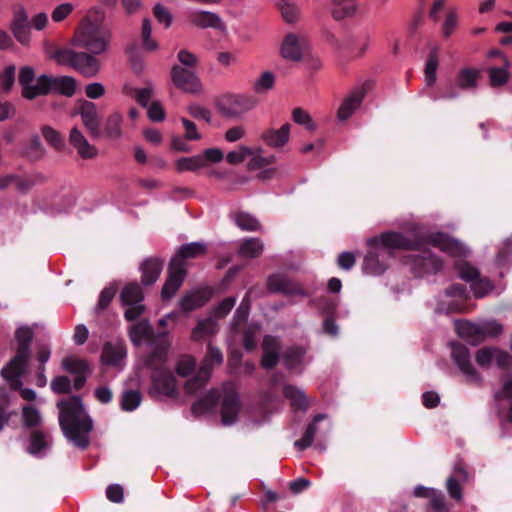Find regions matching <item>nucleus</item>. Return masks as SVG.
I'll use <instances>...</instances> for the list:
<instances>
[{"label": "nucleus", "instance_id": "1", "mask_svg": "<svg viewBox=\"0 0 512 512\" xmlns=\"http://www.w3.org/2000/svg\"><path fill=\"white\" fill-rule=\"evenodd\" d=\"M411 235L412 238H407L401 233L387 232L370 239L368 244L372 250L364 259V272L370 275L384 273L387 269L384 258L394 249L412 250V253L406 256L405 265L416 276L423 277L440 271L443 267L442 261L426 248L427 245L432 246L431 239L435 234L427 235L423 227H416Z\"/></svg>", "mask_w": 512, "mask_h": 512}, {"label": "nucleus", "instance_id": "2", "mask_svg": "<svg viewBox=\"0 0 512 512\" xmlns=\"http://www.w3.org/2000/svg\"><path fill=\"white\" fill-rule=\"evenodd\" d=\"M431 241L432 247L438 248L456 259L455 267L459 277L470 283L471 289L476 297H484L492 291L493 286L490 280L480 278L478 270L468 262L462 260V258L466 257L470 252L465 244L444 233H436Z\"/></svg>", "mask_w": 512, "mask_h": 512}, {"label": "nucleus", "instance_id": "3", "mask_svg": "<svg viewBox=\"0 0 512 512\" xmlns=\"http://www.w3.org/2000/svg\"><path fill=\"white\" fill-rule=\"evenodd\" d=\"M59 423L65 437L76 447L85 449L89 445V433L93 429L92 419L83 407L82 400L72 396L57 403Z\"/></svg>", "mask_w": 512, "mask_h": 512}, {"label": "nucleus", "instance_id": "4", "mask_svg": "<svg viewBox=\"0 0 512 512\" xmlns=\"http://www.w3.org/2000/svg\"><path fill=\"white\" fill-rule=\"evenodd\" d=\"M110 39L111 32L104 25V13L99 8H93L82 18L71 44L86 49L93 55H99L108 50Z\"/></svg>", "mask_w": 512, "mask_h": 512}, {"label": "nucleus", "instance_id": "5", "mask_svg": "<svg viewBox=\"0 0 512 512\" xmlns=\"http://www.w3.org/2000/svg\"><path fill=\"white\" fill-rule=\"evenodd\" d=\"M33 334V330L28 326H21L17 329L15 334L18 343L17 353L1 370L3 378L9 381L14 388H16L19 383V377L26 371L30 357V342L33 338Z\"/></svg>", "mask_w": 512, "mask_h": 512}, {"label": "nucleus", "instance_id": "6", "mask_svg": "<svg viewBox=\"0 0 512 512\" xmlns=\"http://www.w3.org/2000/svg\"><path fill=\"white\" fill-rule=\"evenodd\" d=\"M52 58L60 65L73 67L85 77H94L100 70V62L92 54L72 49L57 50Z\"/></svg>", "mask_w": 512, "mask_h": 512}, {"label": "nucleus", "instance_id": "7", "mask_svg": "<svg viewBox=\"0 0 512 512\" xmlns=\"http://www.w3.org/2000/svg\"><path fill=\"white\" fill-rule=\"evenodd\" d=\"M258 105L255 97L247 94H227L216 102L218 112L229 118L240 117Z\"/></svg>", "mask_w": 512, "mask_h": 512}, {"label": "nucleus", "instance_id": "8", "mask_svg": "<svg viewBox=\"0 0 512 512\" xmlns=\"http://www.w3.org/2000/svg\"><path fill=\"white\" fill-rule=\"evenodd\" d=\"M18 79L22 88V95L28 100L49 93L50 76L46 74L36 76L34 69L30 66H23L20 69Z\"/></svg>", "mask_w": 512, "mask_h": 512}, {"label": "nucleus", "instance_id": "9", "mask_svg": "<svg viewBox=\"0 0 512 512\" xmlns=\"http://www.w3.org/2000/svg\"><path fill=\"white\" fill-rule=\"evenodd\" d=\"M331 429L332 424L327 415L319 414L314 417L312 423L307 427L303 437L297 440L294 445L296 449L302 451L310 447L313 444L314 439L317 438L318 442L316 444V448L324 451L326 447L322 444L321 440H325L328 437Z\"/></svg>", "mask_w": 512, "mask_h": 512}, {"label": "nucleus", "instance_id": "10", "mask_svg": "<svg viewBox=\"0 0 512 512\" xmlns=\"http://www.w3.org/2000/svg\"><path fill=\"white\" fill-rule=\"evenodd\" d=\"M465 299V289L460 285H453L451 288L440 293L431 302V307L438 314L462 312L465 308Z\"/></svg>", "mask_w": 512, "mask_h": 512}, {"label": "nucleus", "instance_id": "11", "mask_svg": "<svg viewBox=\"0 0 512 512\" xmlns=\"http://www.w3.org/2000/svg\"><path fill=\"white\" fill-rule=\"evenodd\" d=\"M143 299V293L138 284L131 283L123 288L121 301L125 307L124 317L127 321H133L144 313Z\"/></svg>", "mask_w": 512, "mask_h": 512}, {"label": "nucleus", "instance_id": "12", "mask_svg": "<svg viewBox=\"0 0 512 512\" xmlns=\"http://www.w3.org/2000/svg\"><path fill=\"white\" fill-rule=\"evenodd\" d=\"M223 361V355L221 351L212 346L208 345V352L204 358L202 366L198 372V374L188 380L185 384V389L189 393H194L198 388L202 387L208 380L210 376V370L212 369L214 364H220Z\"/></svg>", "mask_w": 512, "mask_h": 512}, {"label": "nucleus", "instance_id": "13", "mask_svg": "<svg viewBox=\"0 0 512 512\" xmlns=\"http://www.w3.org/2000/svg\"><path fill=\"white\" fill-rule=\"evenodd\" d=\"M150 393L156 398L173 397L177 394V384L173 374L163 368L152 374Z\"/></svg>", "mask_w": 512, "mask_h": 512}, {"label": "nucleus", "instance_id": "14", "mask_svg": "<svg viewBox=\"0 0 512 512\" xmlns=\"http://www.w3.org/2000/svg\"><path fill=\"white\" fill-rule=\"evenodd\" d=\"M173 84L186 93H198L201 91V82L192 69L174 65L171 70Z\"/></svg>", "mask_w": 512, "mask_h": 512}, {"label": "nucleus", "instance_id": "15", "mask_svg": "<svg viewBox=\"0 0 512 512\" xmlns=\"http://www.w3.org/2000/svg\"><path fill=\"white\" fill-rule=\"evenodd\" d=\"M242 413L244 410L240 404L239 395L233 389L225 391L220 410L223 425L234 424Z\"/></svg>", "mask_w": 512, "mask_h": 512}, {"label": "nucleus", "instance_id": "16", "mask_svg": "<svg viewBox=\"0 0 512 512\" xmlns=\"http://www.w3.org/2000/svg\"><path fill=\"white\" fill-rule=\"evenodd\" d=\"M186 277V268L177 259H171L168 268V278L161 291L163 299L172 298L178 291Z\"/></svg>", "mask_w": 512, "mask_h": 512}, {"label": "nucleus", "instance_id": "17", "mask_svg": "<svg viewBox=\"0 0 512 512\" xmlns=\"http://www.w3.org/2000/svg\"><path fill=\"white\" fill-rule=\"evenodd\" d=\"M451 347L452 359L467 380L471 382L479 381L480 376L471 363L470 353L467 347L458 343H452Z\"/></svg>", "mask_w": 512, "mask_h": 512}, {"label": "nucleus", "instance_id": "18", "mask_svg": "<svg viewBox=\"0 0 512 512\" xmlns=\"http://www.w3.org/2000/svg\"><path fill=\"white\" fill-rule=\"evenodd\" d=\"M512 360L511 356L495 347H484L475 355V361L481 368H488L495 364L498 367H506Z\"/></svg>", "mask_w": 512, "mask_h": 512}, {"label": "nucleus", "instance_id": "19", "mask_svg": "<svg viewBox=\"0 0 512 512\" xmlns=\"http://www.w3.org/2000/svg\"><path fill=\"white\" fill-rule=\"evenodd\" d=\"M307 47L308 42L304 36L288 34L281 44L280 53L284 59L299 61Z\"/></svg>", "mask_w": 512, "mask_h": 512}, {"label": "nucleus", "instance_id": "20", "mask_svg": "<svg viewBox=\"0 0 512 512\" xmlns=\"http://www.w3.org/2000/svg\"><path fill=\"white\" fill-rule=\"evenodd\" d=\"M78 113L91 136L98 138L100 136V116L96 105L90 101H83L79 105Z\"/></svg>", "mask_w": 512, "mask_h": 512}, {"label": "nucleus", "instance_id": "21", "mask_svg": "<svg viewBox=\"0 0 512 512\" xmlns=\"http://www.w3.org/2000/svg\"><path fill=\"white\" fill-rule=\"evenodd\" d=\"M61 365L65 371L75 375L74 388L76 390L80 389L86 382V375L89 370L87 362L74 356H68L62 360Z\"/></svg>", "mask_w": 512, "mask_h": 512}, {"label": "nucleus", "instance_id": "22", "mask_svg": "<svg viewBox=\"0 0 512 512\" xmlns=\"http://www.w3.org/2000/svg\"><path fill=\"white\" fill-rule=\"evenodd\" d=\"M69 143L83 159H92L97 156V148L90 144L78 127H73L69 134Z\"/></svg>", "mask_w": 512, "mask_h": 512}, {"label": "nucleus", "instance_id": "23", "mask_svg": "<svg viewBox=\"0 0 512 512\" xmlns=\"http://www.w3.org/2000/svg\"><path fill=\"white\" fill-rule=\"evenodd\" d=\"M280 341L273 336H265L262 344L263 356L261 365L265 369L274 368L280 359Z\"/></svg>", "mask_w": 512, "mask_h": 512}, {"label": "nucleus", "instance_id": "24", "mask_svg": "<svg viewBox=\"0 0 512 512\" xmlns=\"http://www.w3.org/2000/svg\"><path fill=\"white\" fill-rule=\"evenodd\" d=\"M364 89L356 88L352 90L340 105L337 118L339 121H346L359 108L364 98Z\"/></svg>", "mask_w": 512, "mask_h": 512}, {"label": "nucleus", "instance_id": "25", "mask_svg": "<svg viewBox=\"0 0 512 512\" xmlns=\"http://www.w3.org/2000/svg\"><path fill=\"white\" fill-rule=\"evenodd\" d=\"M127 351L122 341L108 342L104 345L101 360L106 365L121 366Z\"/></svg>", "mask_w": 512, "mask_h": 512}, {"label": "nucleus", "instance_id": "26", "mask_svg": "<svg viewBox=\"0 0 512 512\" xmlns=\"http://www.w3.org/2000/svg\"><path fill=\"white\" fill-rule=\"evenodd\" d=\"M268 288L273 292H282L289 295H302L305 293L302 288L289 280L286 276L275 274L268 279Z\"/></svg>", "mask_w": 512, "mask_h": 512}, {"label": "nucleus", "instance_id": "27", "mask_svg": "<svg viewBox=\"0 0 512 512\" xmlns=\"http://www.w3.org/2000/svg\"><path fill=\"white\" fill-rule=\"evenodd\" d=\"M11 30L14 37L21 43L27 44L31 38L30 25L28 16L24 10H19L15 13Z\"/></svg>", "mask_w": 512, "mask_h": 512}, {"label": "nucleus", "instance_id": "28", "mask_svg": "<svg viewBox=\"0 0 512 512\" xmlns=\"http://www.w3.org/2000/svg\"><path fill=\"white\" fill-rule=\"evenodd\" d=\"M290 124H283L279 129H268L261 135L264 143L272 148H280L284 146L290 136Z\"/></svg>", "mask_w": 512, "mask_h": 512}, {"label": "nucleus", "instance_id": "29", "mask_svg": "<svg viewBox=\"0 0 512 512\" xmlns=\"http://www.w3.org/2000/svg\"><path fill=\"white\" fill-rule=\"evenodd\" d=\"M455 328L459 337L463 338L470 344H477L483 341L481 324H475L468 321H456Z\"/></svg>", "mask_w": 512, "mask_h": 512}, {"label": "nucleus", "instance_id": "30", "mask_svg": "<svg viewBox=\"0 0 512 512\" xmlns=\"http://www.w3.org/2000/svg\"><path fill=\"white\" fill-rule=\"evenodd\" d=\"M162 268L163 264L158 258L144 260L140 265L142 283L144 285L155 283L161 274Z\"/></svg>", "mask_w": 512, "mask_h": 512}, {"label": "nucleus", "instance_id": "31", "mask_svg": "<svg viewBox=\"0 0 512 512\" xmlns=\"http://www.w3.org/2000/svg\"><path fill=\"white\" fill-rule=\"evenodd\" d=\"M211 296V292L207 289L195 290L187 293L180 301V307L184 311H192L203 306Z\"/></svg>", "mask_w": 512, "mask_h": 512}, {"label": "nucleus", "instance_id": "32", "mask_svg": "<svg viewBox=\"0 0 512 512\" xmlns=\"http://www.w3.org/2000/svg\"><path fill=\"white\" fill-rule=\"evenodd\" d=\"M217 331L218 324L216 320L209 316L198 321L197 326L192 330L191 338L194 341H200L216 334Z\"/></svg>", "mask_w": 512, "mask_h": 512}, {"label": "nucleus", "instance_id": "33", "mask_svg": "<svg viewBox=\"0 0 512 512\" xmlns=\"http://www.w3.org/2000/svg\"><path fill=\"white\" fill-rule=\"evenodd\" d=\"M206 246L202 242H192L181 246L172 259H177L186 268L187 259L196 258L205 253Z\"/></svg>", "mask_w": 512, "mask_h": 512}, {"label": "nucleus", "instance_id": "34", "mask_svg": "<svg viewBox=\"0 0 512 512\" xmlns=\"http://www.w3.org/2000/svg\"><path fill=\"white\" fill-rule=\"evenodd\" d=\"M191 21L202 28L212 27L222 29L224 27L221 19L209 11H194L191 13Z\"/></svg>", "mask_w": 512, "mask_h": 512}, {"label": "nucleus", "instance_id": "35", "mask_svg": "<svg viewBox=\"0 0 512 512\" xmlns=\"http://www.w3.org/2000/svg\"><path fill=\"white\" fill-rule=\"evenodd\" d=\"M510 61L507 57H503V63L501 67H490L487 69L490 83L493 87H499L506 84L510 77Z\"/></svg>", "mask_w": 512, "mask_h": 512}, {"label": "nucleus", "instance_id": "36", "mask_svg": "<svg viewBox=\"0 0 512 512\" xmlns=\"http://www.w3.org/2000/svg\"><path fill=\"white\" fill-rule=\"evenodd\" d=\"M50 448V440L47 435L40 431H34L31 434L30 446L28 452L34 456L42 457Z\"/></svg>", "mask_w": 512, "mask_h": 512}, {"label": "nucleus", "instance_id": "37", "mask_svg": "<svg viewBox=\"0 0 512 512\" xmlns=\"http://www.w3.org/2000/svg\"><path fill=\"white\" fill-rule=\"evenodd\" d=\"M76 81L74 78L69 76H63L59 78L50 77V88L51 91H57L66 96H72L75 93Z\"/></svg>", "mask_w": 512, "mask_h": 512}, {"label": "nucleus", "instance_id": "38", "mask_svg": "<svg viewBox=\"0 0 512 512\" xmlns=\"http://www.w3.org/2000/svg\"><path fill=\"white\" fill-rule=\"evenodd\" d=\"M122 115L118 112H114L107 118L104 127V135L109 140H118L122 136Z\"/></svg>", "mask_w": 512, "mask_h": 512}, {"label": "nucleus", "instance_id": "39", "mask_svg": "<svg viewBox=\"0 0 512 512\" xmlns=\"http://www.w3.org/2000/svg\"><path fill=\"white\" fill-rule=\"evenodd\" d=\"M356 0H333L332 15L335 19L341 20L353 16L357 11Z\"/></svg>", "mask_w": 512, "mask_h": 512}, {"label": "nucleus", "instance_id": "40", "mask_svg": "<svg viewBox=\"0 0 512 512\" xmlns=\"http://www.w3.org/2000/svg\"><path fill=\"white\" fill-rule=\"evenodd\" d=\"M480 70L475 68H464L459 71L456 77L457 86L460 89H471L477 86Z\"/></svg>", "mask_w": 512, "mask_h": 512}, {"label": "nucleus", "instance_id": "41", "mask_svg": "<svg viewBox=\"0 0 512 512\" xmlns=\"http://www.w3.org/2000/svg\"><path fill=\"white\" fill-rule=\"evenodd\" d=\"M264 245L258 238H249L241 242L239 254L245 258H255L262 254Z\"/></svg>", "mask_w": 512, "mask_h": 512}, {"label": "nucleus", "instance_id": "42", "mask_svg": "<svg viewBox=\"0 0 512 512\" xmlns=\"http://www.w3.org/2000/svg\"><path fill=\"white\" fill-rule=\"evenodd\" d=\"M151 328L148 321H140L129 329V336L134 345H141L150 337Z\"/></svg>", "mask_w": 512, "mask_h": 512}, {"label": "nucleus", "instance_id": "43", "mask_svg": "<svg viewBox=\"0 0 512 512\" xmlns=\"http://www.w3.org/2000/svg\"><path fill=\"white\" fill-rule=\"evenodd\" d=\"M467 480V473L460 469L456 472V475H452L447 479L446 487L449 495L456 499H462L461 482Z\"/></svg>", "mask_w": 512, "mask_h": 512}, {"label": "nucleus", "instance_id": "44", "mask_svg": "<svg viewBox=\"0 0 512 512\" xmlns=\"http://www.w3.org/2000/svg\"><path fill=\"white\" fill-rule=\"evenodd\" d=\"M22 421L27 428L39 426L42 422V416L39 409L34 404L22 407Z\"/></svg>", "mask_w": 512, "mask_h": 512}, {"label": "nucleus", "instance_id": "45", "mask_svg": "<svg viewBox=\"0 0 512 512\" xmlns=\"http://www.w3.org/2000/svg\"><path fill=\"white\" fill-rule=\"evenodd\" d=\"M275 85V76L270 71H264L253 83V90L257 94H266Z\"/></svg>", "mask_w": 512, "mask_h": 512}, {"label": "nucleus", "instance_id": "46", "mask_svg": "<svg viewBox=\"0 0 512 512\" xmlns=\"http://www.w3.org/2000/svg\"><path fill=\"white\" fill-rule=\"evenodd\" d=\"M44 140L54 149L60 151L65 147L63 136L51 126H43L41 129Z\"/></svg>", "mask_w": 512, "mask_h": 512}, {"label": "nucleus", "instance_id": "47", "mask_svg": "<svg viewBox=\"0 0 512 512\" xmlns=\"http://www.w3.org/2000/svg\"><path fill=\"white\" fill-rule=\"evenodd\" d=\"M15 73L16 67L14 65H7L0 72V95L10 92L15 82Z\"/></svg>", "mask_w": 512, "mask_h": 512}, {"label": "nucleus", "instance_id": "48", "mask_svg": "<svg viewBox=\"0 0 512 512\" xmlns=\"http://www.w3.org/2000/svg\"><path fill=\"white\" fill-rule=\"evenodd\" d=\"M142 401V396L139 391L128 390L122 394L121 397V408L124 411H133L139 407Z\"/></svg>", "mask_w": 512, "mask_h": 512}, {"label": "nucleus", "instance_id": "49", "mask_svg": "<svg viewBox=\"0 0 512 512\" xmlns=\"http://www.w3.org/2000/svg\"><path fill=\"white\" fill-rule=\"evenodd\" d=\"M142 45L149 52L156 51L159 47L158 42L152 38V24L149 19H144L142 23Z\"/></svg>", "mask_w": 512, "mask_h": 512}, {"label": "nucleus", "instance_id": "50", "mask_svg": "<svg viewBox=\"0 0 512 512\" xmlns=\"http://www.w3.org/2000/svg\"><path fill=\"white\" fill-rule=\"evenodd\" d=\"M175 168L178 172L196 171L203 168L202 159L199 155L182 157L175 162Z\"/></svg>", "mask_w": 512, "mask_h": 512}, {"label": "nucleus", "instance_id": "51", "mask_svg": "<svg viewBox=\"0 0 512 512\" xmlns=\"http://www.w3.org/2000/svg\"><path fill=\"white\" fill-rule=\"evenodd\" d=\"M304 351L300 348H291L284 352L283 361L289 370L297 369L303 359Z\"/></svg>", "mask_w": 512, "mask_h": 512}, {"label": "nucleus", "instance_id": "52", "mask_svg": "<svg viewBox=\"0 0 512 512\" xmlns=\"http://www.w3.org/2000/svg\"><path fill=\"white\" fill-rule=\"evenodd\" d=\"M234 221L236 225L242 230L256 231L259 230L260 228L258 220L252 215L245 212L237 213L235 215Z\"/></svg>", "mask_w": 512, "mask_h": 512}, {"label": "nucleus", "instance_id": "53", "mask_svg": "<svg viewBox=\"0 0 512 512\" xmlns=\"http://www.w3.org/2000/svg\"><path fill=\"white\" fill-rule=\"evenodd\" d=\"M253 154V149L248 146L241 145L236 149L228 152L226 160L232 165H238L244 162L248 157Z\"/></svg>", "mask_w": 512, "mask_h": 512}, {"label": "nucleus", "instance_id": "54", "mask_svg": "<svg viewBox=\"0 0 512 512\" xmlns=\"http://www.w3.org/2000/svg\"><path fill=\"white\" fill-rule=\"evenodd\" d=\"M283 394L286 398L291 400L293 406L298 408H305V396L301 390L291 385H285L283 388Z\"/></svg>", "mask_w": 512, "mask_h": 512}, {"label": "nucleus", "instance_id": "55", "mask_svg": "<svg viewBox=\"0 0 512 512\" xmlns=\"http://www.w3.org/2000/svg\"><path fill=\"white\" fill-rule=\"evenodd\" d=\"M199 157L202 159V166L204 168L209 164L221 162L224 159V153L219 148H209L203 151L202 154H199Z\"/></svg>", "mask_w": 512, "mask_h": 512}, {"label": "nucleus", "instance_id": "56", "mask_svg": "<svg viewBox=\"0 0 512 512\" xmlns=\"http://www.w3.org/2000/svg\"><path fill=\"white\" fill-rule=\"evenodd\" d=\"M438 60L435 55H430L425 65V82L428 86L435 83L437 78Z\"/></svg>", "mask_w": 512, "mask_h": 512}, {"label": "nucleus", "instance_id": "57", "mask_svg": "<svg viewBox=\"0 0 512 512\" xmlns=\"http://www.w3.org/2000/svg\"><path fill=\"white\" fill-rule=\"evenodd\" d=\"M196 362L191 356H182L176 366L177 374L181 377H187L192 371L195 370Z\"/></svg>", "mask_w": 512, "mask_h": 512}, {"label": "nucleus", "instance_id": "58", "mask_svg": "<svg viewBox=\"0 0 512 512\" xmlns=\"http://www.w3.org/2000/svg\"><path fill=\"white\" fill-rule=\"evenodd\" d=\"M279 8L284 20L288 23H293L299 16V8L291 2L282 1L279 4Z\"/></svg>", "mask_w": 512, "mask_h": 512}, {"label": "nucleus", "instance_id": "59", "mask_svg": "<svg viewBox=\"0 0 512 512\" xmlns=\"http://www.w3.org/2000/svg\"><path fill=\"white\" fill-rule=\"evenodd\" d=\"M430 505L435 512H445L449 510V505L443 493L439 490L431 491Z\"/></svg>", "mask_w": 512, "mask_h": 512}, {"label": "nucleus", "instance_id": "60", "mask_svg": "<svg viewBox=\"0 0 512 512\" xmlns=\"http://www.w3.org/2000/svg\"><path fill=\"white\" fill-rule=\"evenodd\" d=\"M236 303L235 297H227L222 302H220L212 311V317L216 320V318L225 317L231 309L234 307Z\"/></svg>", "mask_w": 512, "mask_h": 512}, {"label": "nucleus", "instance_id": "61", "mask_svg": "<svg viewBox=\"0 0 512 512\" xmlns=\"http://www.w3.org/2000/svg\"><path fill=\"white\" fill-rule=\"evenodd\" d=\"M74 10V5L70 2H65L56 6L52 13L51 18L54 22L59 23L66 19Z\"/></svg>", "mask_w": 512, "mask_h": 512}, {"label": "nucleus", "instance_id": "62", "mask_svg": "<svg viewBox=\"0 0 512 512\" xmlns=\"http://www.w3.org/2000/svg\"><path fill=\"white\" fill-rule=\"evenodd\" d=\"M482 339L496 337L502 333L503 327L497 321H487L481 324Z\"/></svg>", "mask_w": 512, "mask_h": 512}, {"label": "nucleus", "instance_id": "63", "mask_svg": "<svg viewBox=\"0 0 512 512\" xmlns=\"http://www.w3.org/2000/svg\"><path fill=\"white\" fill-rule=\"evenodd\" d=\"M115 293H116V288L113 286H109V287H106L105 289H103L99 296L98 304L95 308V311L99 312L101 310H104L110 304Z\"/></svg>", "mask_w": 512, "mask_h": 512}, {"label": "nucleus", "instance_id": "64", "mask_svg": "<svg viewBox=\"0 0 512 512\" xmlns=\"http://www.w3.org/2000/svg\"><path fill=\"white\" fill-rule=\"evenodd\" d=\"M51 389L53 392L61 394L71 391V383L68 377L58 376L51 381Z\"/></svg>", "mask_w": 512, "mask_h": 512}]
</instances>
